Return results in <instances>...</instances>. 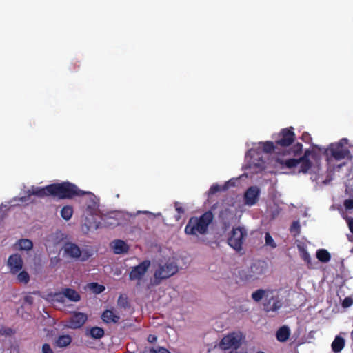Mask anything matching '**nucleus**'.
<instances>
[{"label": "nucleus", "instance_id": "obj_1", "mask_svg": "<svg viewBox=\"0 0 353 353\" xmlns=\"http://www.w3.org/2000/svg\"><path fill=\"white\" fill-rule=\"evenodd\" d=\"M214 215L211 211H207L199 216H192L189 219L185 229V234L193 236L206 235L209 226L212 223Z\"/></svg>", "mask_w": 353, "mask_h": 353}, {"label": "nucleus", "instance_id": "obj_2", "mask_svg": "<svg viewBox=\"0 0 353 353\" xmlns=\"http://www.w3.org/2000/svg\"><path fill=\"white\" fill-rule=\"evenodd\" d=\"M294 140L295 134L294 132V128L290 127L281 130L278 134V139L276 140V144L279 145V147L284 148L283 151V155L288 154L297 157L301 154L303 151V145L301 143H295L288 150L285 149L287 147L291 145Z\"/></svg>", "mask_w": 353, "mask_h": 353}, {"label": "nucleus", "instance_id": "obj_3", "mask_svg": "<svg viewBox=\"0 0 353 353\" xmlns=\"http://www.w3.org/2000/svg\"><path fill=\"white\" fill-rule=\"evenodd\" d=\"M51 196L60 199H72L74 196H82L91 194L89 192L80 190L75 184L68 181L51 184Z\"/></svg>", "mask_w": 353, "mask_h": 353}, {"label": "nucleus", "instance_id": "obj_4", "mask_svg": "<svg viewBox=\"0 0 353 353\" xmlns=\"http://www.w3.org/2000/svg\"><path fill=\"white\" fill-rule=\"evenodd\" d=\"M268 265L264 261H257L250 267L241 270L237 276L243 282H252L261 279L265 276Z\"/></svg>", "mask_w": 353, "mask_h": 353}, {"label": "nucleus", "instance_id": "obj_5", "mask_svg": "<svg viewBox=\"0 0 353 353\" xmlns=\"http://www.w3.org/2000/svg\"><path fill=\"white\" fill-rule=\"evenodd\" d=\"M178 270V266L174 262L167 261L164 264H159L154 274L155 284H159L162 280L173 276Z\"/></svg>", "mask_w": 353, "mask_h": 353}, {"label": "nucleus", "instance_id": "obj_6", "mask_svg": "<svg viewBox=\"0 0 353 353\" xmlns=\"http://www.w3.org/2000/svg\"><path fill=\"white\" fill-rule=\"evenodd\" d=\"M247 234L245 228L241 226L233 228L228 239V245L236 252H240L243 249L242 246Z\"/></svg>", "mask_w": 353, "mask_h": 353}, {"label": "nucleus", "instance_id": "obj_7", "mask_svg": "<svg viewBox=\"0 0 353 353\" xmlns=\"http://www.w3.org/2000/svg\"><path fill=\"white\" fill-rule=\"evenodd\" d=\"M345 141V139H344ZM327 155H330L336 160H341L347 157L350 151L342 143V140L337 143H332L325 150Z\"/></svg>", "mask_w": 353, "mask_h": 353}, {"label": "nucleus", "instance_id": "obj_8", "mask_svg": "<svg viewBox=\"0 0 353 353\" xmlns=\"http://www.w3.org/2000/svg\"><path fill=\"white\" fill-rule=\"evenodd\" d=\"M241 344V337L236 333H230L225 336L220 342V347L223 350H236Z\"/></svg>", "mask_w": 353, "mask_h": 353}, {"label": "nucleus", "instance_id": "obj_9", "mask_svg": "<svg viewBox=\"0 0 353 353\" xmlns=\"http://www.w3.org/2000/svg\"><path fill=\"white\" fill-rule=\"evenodd\" d=\"M150 265V261L145 260L137 266L133 267L129 274L130 279L131 281L141 280L145 274Z\"/></svg>", "mask_w": 353, "mask_h": 353}, {"label": "nucleus", "instance_id": "obj_10", "mask_svg": "<svg viewBox=\"0 0 353 353\" xmlns=\"http://www.w3.org/2000/svg\"><path fill=\"white\" fill-rule=\"evenodd\" d=\"M87 320L88 316L86 314L80 312H74L67 321L66 326L71 329H78L81 327Z\"/></svg>", "mask_w": 353, "mask_h": 353}, {"label": "nucleus", "instance_id": "obj_11", "mask_svg": "<svg viewBox=\"0 0 353 353\" xmlns=\"http://www.w3.org/2000/svg\"><path fill=\"white\" fill-rule=\"evenodd\" d=\"M51 184L46 185L43 188L40 187H34L32 186L30 190L27 191V195L21 197V200L22 201H26L29 200L30 197L32 195H35L38 197L43 198L44 196H51Z\"/></svg>", "mask_w": 353, "mask_h": 353}, {"label": "nucleus", "instance_id": "obj_12", "mask_svg": "<svg viewBox=\"0 0 353 353\" xmlns=\"http://www.w3.org/2000/svg\"><path fill=\"white\" fill-rule=\"evenodd\" d=\"M260 189L259 187L250 186L247 189L244 194V201L245 203L249 206L255 205L259 198Z\"/></svg>", "mask_w": 353, "mask_h": 353}, {"label": "nucleus", "instance_id": "obj_13", "mask_svg": "<svg viewBox=\"0 0 353 353\" xmlns=\"http://www.w3.org/2000/svg\"><path fill=\"white\" fill-rule=\"evenodd\" d=\"M282 301L278 295L268 296L263 304L264 310L267 312H276L282 307Z\"/></svg>", "mask_w": 353, "mask_h": 353}, {"label": "nucleus", "instance_id": "obj_14", "mask_svg": "<svg viewBox=\"0 0 353 353\" xmlns=\"http://www.w3.org/2000/svg\"><path fill=\"white\" fill-rule=\"evenodd\" d=\"M8 265L10 268V272L16 274L19 272L23 267V260L19 254L10 255L8 260Z\"/></svg>", "mask_w": 353, "mask_h": 353}, {"label": "nucleus", "instance_id": "obj_15", "mask_svg": "<svg viewBox=\"0 0 353 353\" xmlns=\"http://www.w3.org/2000/svg\"><path fill=\"white\" fill-rule=\"evenodd\" d=\"M63 249L65 253L71 258L79 259L81 255L80 248L74 243L68 242L65 243Z\"/></svg>", "mask_w": 353, "mask_h": 353}, {"label": "nucleus", "instance_id": "obj_16", "mask_svg": "<svg viewBox=\"0 0 353 353\" xmlns=\"http://www.w3.org/2000/svg\"><path fill=\"white\" fill-rule=\"evenodd\" d=\"M101 319L105 323H117L120 320V316L114 310H106L101 314Z\"/></svg>", "mask_w": 353, "mask_h": 353}, {"label": "nucleus", "instance_id": "obj_17", "mask_svg": "<svg viewBox=\"0 0 353 353\" xmlns=\"http://www.w3.org/2000/svg\"><path fill=\"white\" fill-rule=\"evenodd\" d=\"M112 248L114 252L117 254L127 253L129 250V246L123 240L117 239L114 240L112 243Z\"/></svg>", "mask_w": 353, "mask_h": 353}, {"label": "nucleus", "instance_id": "obj_18", "mask_svg": "<svg viewBox=\"0 0 353 353\" xmlns=\"http://www.w3.org/2000/svg\"><path fill=\"white\" fill-rule=\"evenodd\" d=\"M300 168L299 172L307 173L312 167V163L309 159V152H305L304 154L299 158Z\"/></svg>", "mask_w": 353, "mask_h": 353}, {"label": "nucleus", "instance_id": "obj_19", "mask_svg": "<svg viewBox=\"0 0 353 353\" xmlns=\"http://www.w3.org/2000/svg\"><path fill=\"white\" fill-rule=\"evenodd\" d=\"M290 335V328L286 325H283L277 330L276 337L279 341L285 342L289 339Z\"/></svg>", "mask_w": 353, "mask_h": 353}, {"label": "nucleus", "instance_id": "obj_20", "mask_svg": "<svg viewBox=\"0 0 353 353\" xmlns=\"http://www.w3.org/2000/svg\"><path fill=\"white\" fill-rule=\"evenodd\" d=\"M63 291L65 295V298H67L68 300L73 302H77L80 301L81 296L75 290L66 288H63Z\"/></svg>", "mask_w": 353, "mask_h": 353}, {"label": "nucleus", "instance_id": "obj_21", "mask_svg": "<svg viewBox=\"0 0 353 353\" xmlns=\"http://www.w3.org/2000/svg\"><path fill=\"white\" fill-rule=\"evenodd\" d=\"M72 339L68 334L61 335L54 342L55 346L58 347H65L72 343Z\"/></svg>", "mask_w": 353, "mask_h": 353}, {"label": "nucleus", "instance_id": "obj_22", "mask_svg": "<svg viewBox=\"0 0 353 353\" xmlns=\"http://www.w3.org/2000/svg\"><path fill=\"white\" fill-rule=\"evenodd\" d=\"M345 346V339L340 336H336L332 343V349L334 353L341 352Z\"/></svg>", "mask_w": 353, "mask_h": 353}, {"label": "nucleus", "instance_id": "obj_23", "mask_svg": "<svg viewBox=\"0 0 353 353\" xmlns=\"http://www.w3.org/2000/svg\"><path fill=\"white\" fill-rule=\"evenodd\" d=\"M312 150H306L305 152H309V157H310L314 161H317L321 158L323 148L317 145L312 144Z\"/></svg>", "mask_w": 353, "mask_h": 353}, {"label": "nucleus", "instance_id": "obj_24", "mask_svg": "<svg viewBox=\"0 0 353 353\" xmlns=\"http://www.w3.org/2000/svg\"><path fill=\"white\" fill-rule=\"evenodd\" d=\"M279 147L276 143L272 141H266L263 143V150L265 153H279Z\"/></svg>", "mask_w": 353, "mask_h": 353}, {"label": "nucleus", "instance_id": "obj_25", "mask_svg": "<svg viewBox=\"0 0 353 353\" xmlns=\"http://www.w3.org/2000/svg\"><path fill=\"white\" fill-rule=\"evenodd\" d=\"M316 258L322 263H327L331 259V255L327 250L319 249L316 251Z\"/></svg>", "mask_w": 353, "mask_h": 353}, {"label": "nucleus", "instance_id": "obj_26", "mask_svg": "<svg viewBox=\"0 0 353 353\" xmlns=\"http://www.w3.org/2000/svg\"><path fill=\"white\" fill-rule=\"evenodd\" d=\"M268 293L269 291L263 289H259L252 294V299L256 302H259L263 297L268 299Z\"/></svg>", "mask_w": 353, "mask_h": 353}, {"label": "nucleus", "instance_id": "obj_27", "mask_svg": "<svg viewBox=\"0 0 353 353\" xmlns=\"http://www.w3.org/2000/svg\"><path fill=\"white\" fill-rule=\"evenodd\" d=\"M277 161L280 164L285 165V167H287L288 168H292L296 167L300 163L299 159H294V158L286 159V160L278 159Z\"/></svg>", "mask_w": 353, "mask_h": 353}, {"label": "nucleus", "instance_id": "obj_28", "mask_svg": "<svg viewBox=\"0 0 353 353\" xmlns=\"http://www.w3.org/2000/svg\"><path fill=\"white\" fill-rule=\"evenodd\" d=\"M72 214L73 208L70 205L63 206L61 210V216L65 221L70 220L72 216Z\"/></svg>", "mask_w": 353, "mask_h": 353}, {"label": "nucleus", "instance_id": "obj_29", "mask_svg": "<svg viewBox=\"0 0 353 353\" xmlns=\"http://www.w3.org/2000/svg\"><path fill=\"white\" fill-rule=\"evenodd\" d=\"M49 296L52 301L63 303L65 301V295L63 290L61 292L51 293Z\"/></svg>", "mask_w": 353, "mask_h": 353}, {"label": "nucleus", "instance_id": "obj_30", "mask_svg": "<svg viewBox=\"0 0 353 353\" xmlns=\"http://www.w3.org/2000/svg\"><path fill=\"white\" fill-rule=\"evenodd\" d=\"M19 249L22 250H30L32 248L33 243L32 241L28 239H20L18 242Z\"/></svg>", "mask_w": 353, "mask_h": 353}, {"label": "nucleus", "instance_id": "obj_31", "mask_svg": "<svg viewBox=\"0 0 353 353\" xmlns=\"http://www.w3.org/2000/svg\"><path fill=\"white\" fill-rule=\"evenodd\" d=\"M90 334L92 338L99 339L103 336L104 330L99 327H93L90 329Z\"/></svg>", "mask_w": 353, "mask_h": 353}, {"label": "nucleus", "instance_id": "obj_32", "mask_svg": "<svg viewBox=\"0 0 353 353\" xmlns=\"http://www.w3.org/2000/svg\"><path fill=\"white\" fill-rule=\"evenodd\" d=\"M89 289L96 294L102 293L105 290V286L97 283H90L88 284Z\"/></svg>", "mask_w": 353, "mask_h": 353}, {"label": "nucleus", "instance_id": "obj_33", "mask_svg": "<svg viewBox=\"0 0 353 353\" xmlns=\"http://www.w3.org/2000/svg\"><path fill=\"white\" fill-rule=\"evenodd\" d=\"M17 279L23 283H28L30 280V276L26 271H21L17 275Z\"/></svg>", "mask_w": 353, "mask_h": 353}, {"label": "nucleus", "instance_id": "obj_34", "mask_svg": "<svg viewBox=\"0 0 353 353\" xmlns=\"http://www.w3.org/2000/svg\"><path fill=\"white\" fill-rule=\"evenodd\" d=\"M301 259L306 263L308 268H310L312 265V261L309 252L306 250L303 249L301 253Z\"/></svg>", "mask_w": 353, "mask_h": 353}, {"label": "nucleus", "instance_id": "obj_35", "mask_svg": "<svg viewBox=\"0 0 353 353\" xmlns=\"http://www.w3.org/2000/svg\"><path fill=\"white\" fill-rule=\"evenodd\" d=\"M93 253L92 251L90 249H83L81 250V255L80 256V260L81 261H85L88 260L92 256Z\"/></svg>", "mask_w": 353, "mask_h": 353}, {"label": "nucleus", "instance_id": "obj_36", "mask_svg": "<svg viewBox=\"0 0 353 353\" xmlns=\"http://www.w3.org/2000/svg\"><path fill=\"white\" fill-rule=\"evenodd\" d=\"M291 232H294V236H297L300 234L301 226L298 221H293L290 229Z\"/></svg>", "mask_w": 353, "mask_h": 353}, {"label": "nucleus", "instance_id": "obj_37", "mask_svg": "<svg viewBox=\"0 0 353 353\" xmlns=\"http://www.w3.org/2000/svg\"><path fill=\"white\" fill-rule=\"evenodd\" d=\"M265 245L271 247L272 248H275L276 247V244L274 242L273 238L270 235L269 232H266L265 235Z\"/></svg>", "mask_w": 353, "mask_h": 353}, {"label": "nucleus", "instance_id": "obj_38", "mask_svg": "<svg viewBox=\"0 0 353 353\" xmlns=\"http://www.w3.org/2000/svg\"><path fill=\"white\" fill-rule=\"evenodd\" d=\"M118 305L123 308H127L129 306V303L127 297L120 295L118 299Z\"/></svg>", "mask_w": 353, "mask_h": 353}, {"label": "nucleus", "instance_id": "obj_39", "mask_svg": "<svg viewBox=\"0 0 353 353\" xmlns=\"http://www.w3.org/2000/svg\"><path fill=\"white\" fill-rule=\"evenodd\" d=\"M257 163H255L254 161H250V165L252 166V165H254L261 170L263 169L264 168V164H265V161L262 159L261 157H258L257 159Z\"/></svg>", "mask_w": 353, "mask_h": 353}, {"label": "nucleus", "instance_id": "obj_40", "mask_svg": "<svg viewBox=\"0 0 353 353\" xmlns=\"http://www.w3.org/2000/svg\"><path fill=\"white\" fill-rule=\"evenodd\" d=\"M148 353H170L167 349L162 347L150 348Z\"/></svg>", "mask_w": 353, "mask_h": 353}, {"label": "nucleus", "instance_id": "obj_41", "mask_svg": "<svg viewBox=\"0 0 353 353\" xmlns=\"http://www.w3.org/2000/svg\"><path fill=\"white\" fill-rule=\"evenodd\" d=\"M221 190V188L218 184H214L210 188L208 194L210 195H213Z\"/></svg>", "mask_w": 353, "mask_h": 353}, {"label": "nucleus", "instance_id": "obj_42", "mask_svg": "<svg viewBox=\"0 0 353 353\" xmlns=\"http://www.w3.org/2000/svg\"><path fill=\"white\" fill-rule=\"evenodd\" d=\"M352 304L353 299L351 297H345L342 302V306L345 308L350 307Z\"/></svg>", "mask_w": 353, "mask_h": 353}, {"label": "nucleus", "instance_id": "obj_43", "mask_svg": "<svg viewBox=\"0 0 353 353\" xmlns=\"http://www.w3.org/2000/svg\"><path fill=\"white\" fill-rule=\"evenodd\" d=\"M301 139L303 141H304L305 143H310L312 142V137L310 135V134H309L308 132H304L302 135H301Z\"/></svg>", "mask_w": 353, "mask_h": 353}, {"label": "nucleus", "instance_id": "obj_44", "mask_svg": "<svg viewBox=\"0 0 353 353\" xmlns=\"http://www.w3.org/2000/svg\"><path fill=\"white\" fill-rule=\"evenodd\" d=\"M61 261V259L58 256L52 257L50 260L49 266L51 268H54Z\"/></svg>", "mask_w": 353, "mask_h": 353}, {"label": "nucleus", "instance_id": "obj_45", "mask_svg": "<svg viewBox=\"0 0 353 353\" xmlns=\"http://www.w3.org/2000/svg\"><path fill=\"white\" fill-rule=\"evenodd\" d=\"M343 205L346 210L353 209V199H348L345 200Z\"/></svg>", "mask_w": 353, "mask_h": 353}, {"label": "nucleus", "instance_id": "obj_46", "mask_svg": "<svg viewBox=\"0 0 353 353\" xmlns=\"http://www.w3.org/2000/svg\"><path fill=\"white\" fill-rule=\"evenodd\" d=\"M42 353H54L48 343H44L42 346Z\"/></svg>", "mask_w": 353, "mask_h": 353}, {"label": "nucleus", "instance_id": "obj_47", "mask_svg": "<svg viewBox=\"0 0 353 353\" xmlns=\"http://www.w3.org/2000/svg\"><path fill=\"white\" fill-rule=\"evenodd\" d=\"M175 209H176V211L179 214H183V213L185 212L184 209H183L181 206H179L178 203H175Z\"/></svg>", "mask_w": 353, "mask_h": 353}, {"label": "nucleus", "instance_id": "obj_48", "mask_svg": "<svg viewBox=\"0 0 353 353\" xmlns=\"http://www.w3.org/2000/svg\"><path fill=\"white\" fill-rule=\"evenodd\" d=\"M157 339V336L153 334H150L148 337V341L151 343L156 342Z\"/></svg>", "mask_w": 353, "mask_h": 353}, {"label": "nucleus", "instance_id": "obj_49", "mask_svg": "<svg viewBox=\"0 0 353 353\" xmlns=\"http://www.w3.org/2000/svg\"><path fill=\"white\" fill-rule=\"evenodd\" d=\"M348 226L350 232L353 234V218L348 221Z\"/></svg>", "mask_w": 353, "mask_h": 353}, {"label": "nucleus", "instance_id": "obj_50", "mask_svg": "<svg viewBox=\"0 0 353 353\" xmlns=\"http://www.w3.org/2000/svg\"><path fill=\"white\" fill-rule=\"evenodd\" d=\"M25 301L29 304H32L33 302V298L30 296H26L25 297Z\"/></svg>", "mask_w": 353, "mask_h": 353}, {"label": "nucleus", "instance_id": "obj_51", "mask_svg": "<svg viewBox=\"0 0 353 353\" xmlns=\"http://www.w3.org/2000/svg\"><path fill=\"white\" fill-rule=\"evenodd\" d=\"M332 181V178L326 179L325 180L323 181V183L324 184H328Z\"/></svg>", "mask_w": 353, "mask_h": 353}, {"label": "nucleus", "instance_id": "obj_52", "mask_svg": "<svg viewBox=\"0 0 353 353\" xmlns=\"http://www.w3.org/2000/svg\"><path fill=\"white\" fill-rule=\"evenodd\" d=\"M255 152H256V151H255L254 150H249V152H248V155H251V156H252V157H253V155H254V153H255Z\"/></svg>", "mask_w": 353, "mask_h": 353}, {"label": "nucleus", "instance_id": "obj_53", "mask_svg": "<svg viewBox=\"0 0 353 353\" xmlns=\"http://www.w3.org/2000/svg\"><path fill=\"white\" fill-rule=\"evenodd\" d=\"M228 212H230V210L228 209H226L224 211L221 212V214L223 215L224 214H227Z\"/></svg>", "mask_w": 353, "mask_h": 353}, {"label": "nucleus", "instance_id": "obj_54", "mask_svg": "<svg viewBox=\"0 0 353 353\" xmlns=\"http://www.w3.org/2000/svg\"><path fill=\"white\" fill-rule=\"evenodd\" d=\"M348 240L350 241H353V236L352 235H348Z\"/></svg>", "mask_w": 353, "mask_h": 353}, {"label": "nucleus", "instance_id": "obj_55", "mask_svg": "<svg viewBox=\"0 0 353 353\" xmlns=\"http://www.w3.org/2000/svg\"><path fill=\"white\" fill-rule=\"evenodd\" d=\"M229 353H247V352H239L236 350H231Z\"/></svg>", "mask_w": 353, "mask_h": 353}, {"label": "nucleus", "instance_id": "obj_56", "mask_svg": "<svg viewBox=\"0 0 353 353\" xmlns=\"http://www.w3.org/2000/svg\"><path fill=\"white\" fill-rule=\"evenodd\" d=\"M256 353H265V352H262V351H259V352H257Z\"/></svg>", "mask_w": 353, "mask_h": 353}, {"label": "nucleus", "instance_id": "obj_57", "mask_svg": "<svg viewBox=\"0 0 353 353\" xmlns=\"http://www.w3.org/2000/svg\"><path fill=\"white\" fill-rule=\"evenodd\" d=\"M227 183L228 184H231V181H229Z\"/></svg>", "mask_w": 353, "mask_h": 353}, {"label": "nucleus", "instance_id": "obj_58", "mask_svg": "<svg viewBox=\"0 0 353 353\" xmlns=\"http://www.w3.org/2000/svg\"><path fill=\"white\" fill-rule=\"evenodd\" d=\"M351 252H352V253H353V248L351 250Z\"/></svg>", "mask_w": 353, "mask_h": 353}]
</instances>
